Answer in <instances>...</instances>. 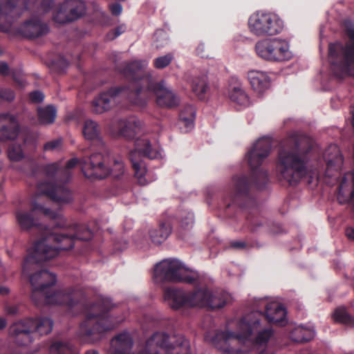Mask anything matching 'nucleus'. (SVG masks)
Returning <instances> with one entry per match:
<instances>
[{
	"mask_svg": "<svg viewBox=\"0 0 354 354\" xmlns=\"http://www.w3.org/2000/svg\"><path fill=\"white\" fill-rule=\"evenodd\" d=\"M0 97L4 100L12 101L15 99L14 91L10 88H0Z\"/></svg>",
	"mask_w": 354,
	"mask_h": 354,
	"instance_id": "43",
	"label": "nucleus"
},
{
	"mask_svg": "<svg viewBox=\"0 0 354 354\" xmlns=\"http://www.w3.org/2000/svg\"><path fill=\"white\" fill-rule=\"evenodd\" d=\"M82 132L86 140H96L104 149V144L100 138V129L95 121L92 120H85Z\"/></svg>",
	"mask_w": 354,
	"mask_h": 354,
	"instance_id": "29",
	"label": "nucleus"
},
{
	"mask_svg": "<svg viewBox=\"0 0 354 354\" xmlns=\"http://www.w3.org/2000/svg\"><path fill=\"white\" fill-rule=\"evenodd\" d=\"M249 183L245 176H234L232 178L230 189L233 192V196L230 198H225L224 203L227 207L236 203L239 198L245 195L248 191Z\"/></svg>",
	"mask_w": 354,
	"mask_h": 354,
	"instance_id": "25",
	"label": "nucleus"
},
{
	"mask_svg": "<svg viewBox=\"0 0 354 354\" xmlns=\"http://www.w3.org/2000/svg\"><path fill=\"white\" fill-rule=\"evenodd\" d=\"M155 36L157 42V48H161L167 44L168 37L167 33L164 30H158L156 32Z\"/></svg>",
	"mask_w": 354,
	"mask_h": 354,
	"instance_id": "42",
	"label": "nucleus"
},
{
	"mask_svg": "<svg viewBox=\"0 0 354 354\" xmlns=\"http://www.w3.org/2000/svg\"><path fill=\"white\" fill-rule=\"evenodd\" d=\"M127 243L125 241V242L124 243V245H123L122 248H119V249H120V250H122L125 249V248H127Z\"/></svg>",
	"mask_w": 354,
	"mask_h": 354,
	"instance_id": "58",
	"label": "nucleus"
},
{
	"mask_svg": "<svg viewBox=\"0 0 354 354\" xmlns=\"http://www.w3.org/2000/svg\"><path fill=\"white\" fill-rule=\"evenodd\" d=\"M55 0H27V8L32 10L37 15L40 17L50 12L53 8ZM20 35L28 38H35L46 34L48 32V27L41 22L38 17H32L24 21L18 28Z\"/></svg>",
	"mask_w": 354,
	"mask_h": 354,
	"instance_id": "15",
	"label": "nucleus"
},
{
	"mask_svg": "<svg viewBox=\"0 0 354 354\" xmlns=\"http://www.w3.org/2000/svg\"><path fill=\"white\" fill-rule=\"evenodd\" d=\"M44 95L39 91H35L30 93V99L35 103L41 102L44 100Z\"/></svg>",
	"mask_w": 354,
	"mask_h": 354,
	"instance_id": "45",
	"label": "nucleus"
},
{
	"mask_svg": "<svg viewBox=\"0 0 354 354\" xmlns=\"http://www.w3.org/2000/svg\"><path fill=\"white\" fill-rule=\"evenodd\" d=\"M333 319L335 322L347 325L353 326L354 319L351 317L344 307L337 308L333 313Z\"/></svg>",
	"mask_w": 354,
	"mask_h": 354,
	"instance_id": "35",
	"label": "nucleus"
},
{
	"mask_svg": "<svg viewBox=\"0 0 354 354\" xmlns=\"http://www.w3.org/2000/svg\"><path fill=\"white\" fill-rule=\"evenodd\" d=\"M12 75L15 82L22 86H24V81L21 77V72L20 71H12Z\"/></svg>",
	"mask_w": 354,
	"mask_h": 354,
	"instance_id": "48",
	"label": "nucleus"
},
{
	"mask_svg": "<svg viewBox=\"0 0 354 354\" xmlns=\"http://www.w3.org/2000/svg\"><path fill=\"white\" fill-rule=\"evenodd\" d=\"M113 125L118 134L127 139L133 138L141 129V122L134 116L118 120Z\"/></svg>",
	"mask_w": 354,
	"mask_h": 354,
	"instance_id": "24",
	"label": "nucleus"
},
{
	"mask_svg": "<svg viewBox=\"0 0 354 354\" xmlns=\"http://www.w3.org/2000/svg\"><path fill=\"white\" fill-rule=\"evenodd\" d=\"M174 58V54L169 53L153 59V66L157 69H162L168 66Z\"/></svg>",
	"mask_w": 354,
	"mask_h": 354,
	"instance_id": "38",
	"label": "nucleus"
},
{
	"mask_svg": "<svg viewBox=\"0 0 354 354\" xmlns=\"http://www.w3.org/2000/svg\"><path fill=\"white\" fill-rule=\"evenodd\" d=\"M31 177H36L37 176V171L34 169L28 174Z\"/></svg>",
	"mask_w": 354,
	"mask_h": 354,
	"instance_id": "57",
	"label": "nucleus"
},
{
	"mask_svg": "<svg viewBox=\"0 0 354 354\" xmlns=\"http://www.w3.org/2000/svg\"><path fill=\"white\" fill-rule=\"evenodd\" d=\"M8 156L11 160H20L24 157V153L21 145L12 144L8 148Z\"/></svg>",
	"mask_w": 354,
	"mask_h": 354,
	"instance_id": "40",
	"label": "nucleus"
},
{
	"mask_svg": "<svg viewBox=\"0 0 354 354\" xmlns=\"http://www.w3.org/2000/svg\"><path fill=\"white\" fill-rule=\"evenodd\" d=\"M126 30V27L124 25H121L115 28V30L109 32L107 34V39L109 40H113L121 34H122Z\"/></svg>",
	"mask_w": 354,
	"mask_h": 354,
	"instance_id": "44",
	"label": "nucleus"
},
{
	"mask_svg": "<svg viewBox=\"0 0 354 354\" xmlns=\"http://www.w3.org/2000/svg\"><path fill=\"white\" fill-rule=\"evenodd\" d=\"M37 115L39 124L48 125L54 122L57 115V110L55 106L48 105L39 108L37 109Z\"/></svg>",
	"mask_w": 354,
	"mask_h": 354,
	"instance_id": "32",
	"label": "nucleus"
},
{
	"mask_svg": "<svg viewBox=\"0 0 354 354\" xmlns=\"http://www.w3.org/2000/svg\"><path fill=\"white\" fill-rule=\"evenodd\" d=\"M247 78L252 88L259 94H263L270 89L271 78L268 73L260 70H250L247 73Z\"/></svg>",
	"mask_w": 354,
	"mask_h": 354,
	"instance_id": "23",
	"label": "nucleus"
},
{
	"mask_svg": "<svg viewBox=\"0 0 354 354\" xmlns=\"http://www.w3.org/2000/svg\"><path fill=\"white\" fill-rule=\"evenodd\" d=\"M148 66L145 60H136L125 64L123 69L124 75H130L133 78V95L142 102V104H136L144 106L147 98L151 93L156 97L157 104L162 107L173 108L180 104V97L167 86L165 81L153 82L151 77L145 70Z\"/></svg>",
	"mask_w": 354,
	"mask_h": 354,
	"instance_id": "4",
	"label": "nucleus"
},
{
	"mask_svg": "<svg viewBox=\"0 0 354 354\" xmlns=\"http://www.w3.org/2000/svg\"><path fill=\"white\" fill-rule=\"evenodd\" d=\"M5 310L8 315H15L19 311L18 306L16 305H6Z\"/></svg>",
	"mask_w": 354,
	"mask_h": 354,
	"instance_id": "49",
	"label": "nucleus"
},
{
	"mask_svg": "<svg viewBox=\"0 0 354 354\" xmlns=\"http://www.w3.org/2000/svg\"><path fill=\"white\" fill-rule=\"evenodd\" d=\"M315 335V331L313 326L304 327L296 326L290 331V337L294 342L302 343L311 340Z\"/></svg>",
	"mask_w": 354,
	"mask_h": 354,
	"instance_id": "30",
	"label": "nucleus"
},
{
	"mask_svg": "<svg viewBox=\"0 0 354 354\" xmlns=\"http://www.w3.org/2000/svg\"><path fill=\"white\" fill-rule=\"evenodd\" d=\"M29 164H30V165L31 167H34V165H33V162H30Z\"/></svg>",
	"mask_w": 354,
	"mask_h": 354,
	"instance_id": "59",
	"label": "nucleus"
},
{
	"mask_svg": "<svg viewBox=\"0 0 354 354\" xmlns=\"http://www.w3.org/2000/svg\"><path fill=\"white\" fill-rule=\"evenodd\" d=\"M32 211L39 212L53 221V225L63 229L61 233L50 232L46 230V234L37 241L33 247L28 250L23 266V274L28 276L32 286L31 298L36 304H57L67 306L68 308L75 307L85 295L82 290L75 288L61 289L50 293V288L56 283V275L47 270H41L34 274L39 263L57 256L59 250H67L74 247L75 240L89 241L93 234L91 231L84 225H74L66 228V219L59 212H53L42 205L34 202Z\"/></svg>",
	"mask_w": 354,
	"mask_h": 354,
	"instance_id": "1",
	"label": "nucleus"
},
{
	"mask_svg": "<svg viewBox=\"0 0 354 354\" xmlns=\"http://www.w3.org/2000/svg\"><path fill=\"white\" fill-rule=\"evenodd\" d=\"M203 280L201 276V283L194 285L201 286L189 292L180 289H166L164 293L165 301L172 309L179 310L183 307L220 308L231 301V295L228 292L221 291L213 293L203 286Z\"/></svg>",
	"mask_w": 354,
	"mask_h": 354,
	"instance_id": "5",
	"label": "nucleus"
},
{
	"mask_svg": "<svg viewBox=\"0 0 354 354\" xmlns=\"http://www.w3.org/2000/svg\"><path fill=\"white\" fill-rule=\"evenodd\" d=\"M85 354H100V353L97 350L91 349V350L86 351Z\"/></svg>",
	"mask_w": 354,
	"mask_h": 354,
	"instance_id": "56",
	"label": "nucleus"
},
{
	"mask_svg": "<svg viewBox=\"0 0 354 354\" xmlns=\"http://www.w3.org/2000/svg\"><path fill=\"white\" fill-rule=\"evenodd\" d=\"M195 108L192 105L185 106L180 111L178 126L182 133H188L194 127Z\"/></svg>",
	"mask_w": 354,
	"mask_h": 354,
	"instance_id": "27",
	"label": "nucleus"
},
{
	"mask_svg": "<svg viewBox=\"0 0 354 354\" xmlns=\"http://www.w3.org/2000/svg\"><path fill=\"white\" fill-rule=\"evenodd\" d=\"M62 140L58 138L46 142L44 146L45 151H54L61 149Z\"/></svg>",
	"mask_w": 354,
	"mask_h": 354,
	"instance_id": "41",
	"label": "nucleus"
},
{
	"mask_svg": "<svg viewBox=\"0 0 354 354\" xmlns=\"http://www.w3.org/2000/svg\"><path fill=\"white\" fill-rule=\"evenodd\" d=\"M50 354H80L79 351L70 343L55 342L49 348Z\"/></svg>",
	"mask_w": 354,
	"mask_h": 354,
	"instance_id": "34",
	"label": "nucleus"
},
{
	"mask_svg": "<svg viewBox=\"0 0 354 354\" xmlns=\"http://www.w3.org/2000/svg\"><path fill=\"white\" fill-rule=\"evenodd\" d=\"M194 214L189 211L184 210L180 213V226L185 229L192 227L194 224Z\"/></svg>",
	"mask_w": 354,
	"mask_h": 354,
	"instance_id": "39",
	"label": "nucleus"
},
{
	"mask_svg": "<svg viewBox=\"0 0 354 354\" xmlns=\"http://www.w3.org/2000/svg\"><path fill=\"white\" fill-rule=\"evenodd\" d=\"M133 344L130 334L122 333L111 341L112 354H131Z\"/></svg>",
	"mask_w": 354,
	"mask_h": 354,
	"instance_id": "26",
	"label": "nucleus"
},
{
	"mask_svg": "<svg viewBox=\"0 0 354 354\" xmlns=\"http://www.w3.org/2000/svg\"><path fill=\"white\" fill-rule=\"evenodd\" d=\"M0 73L3 75H8L10 73V70L7 63L0 62Z\"/></svg>",
	"mask_w": 354,
	"mask_h": 354,
	"instance_id": "50",
	"label": "nucleus"
},
{
	"mask_svg": "<svg viewBox=\"0 0 354 354\" xmlns=\"http://www.w3.org/2000/svg\"><path fill=\"white\" fill-rule=\"evenodd\" d=\"M0 142L14 140L18 136L19 125L15 115L8 113L0 114ZM3 167L0 161V170Z\"/></svg>",
	"mask_w": 354,
	"mask_h": 354,
	"instance_id": "22",
	"label": "nucleus"
},
{
	"mask_svg": "<svg viewBox=\"0 0 354 354\" xmlns=\"http://www.w3.org/2000/svg\"><path fill=\"white\" fill-rule=\"evenodd\" d=\"M53 320L49 317L28 318L14 323L9 329L13 341L19 346L32 343L36 336L49 334L53 327Z\"/></svg>",
	"mask_w": 354,
	"mask_h": 354,
	"instance_id": "11",
	"label": "nucleus"
},
{
	"mask_svg": "<svg viewBox=\"0 0 354 354\" xmlns=\"http://www.w3.org/2000/svg\"><path fill=\"white\" fill-rule=\"evenodd\" d=\"M254 50L259 57L271 62L288 61L292 57L288 41L279 37L257 41L254 45Z\"/></svg>",
	"mask_w": 354,
	"mask_h": 354,
	"instance_id": "18",
	"label": "nucleus"
},
{
	"mask_svg": "<svg viewBox=\"0 0 354 354\" xmlns=\"http://www.w3.org/2000/svg\"><path fill=\"white\" fill-rule=\"evenodd\" d=\"M313 140L306 135L294 133L281 144L278 151L277 170L279 178L290 185H297L303 178L308 183L318 178V172L309 167L308 153L312 149Z\"/></svg>",
	"mask_w": 354,
	"mask_h": 354,
	"instance_id": "3",
	"label": "nucleus"
},
{
	"mask_svg": "<svg viewBox=\"0 0 354 354\" xmlns=\"http://www.w3.org/2000/svg\"><path fill=\"white\" fill-rule=\"evenodd\" d=\"M145 354H192L189 342L172 330H157L148 338Z\"/></svg>",
	"mask_w": 354,
	"mask_h": 354,
	"instance_id": "9",
	"label": "nucleus"
},
{
	"mask_svg": "<svg viewBox=\"0 0 354 354\" xmlns=\"http://www.w3.org/2000/svg\"><path fill=\"white\" fill-rule=\"evenodd\" d=\"M248 26L252 35L265 37L280 34L284 28V22L275 12L259 10L249 17Z\"/></svg>",
	"mask_w": 354,
	"mask_h": 354,
	"instance_id": "16",
	"label": "nucleus"
},
{
	"mask_svg": "<svg viewBox=\"0 0 354 354\" xmlns=\"http://www.w3.org/2000/svg\"><path fill=\"white\" fill-rule=\"evenodd\" d=\"M6 326V320L4 318H0V329H3Z\"/></svg>",
	"mask_w": 354,
	"mask_h": 354,
	"instance_id": "55",
	"label": "nucleus"
},
{
	"mask_svg": "<svg viewBox=\"0 0 354 354\" xmlns=\"http://www.w3.org/2000/svg\"><path fill=\"white\" fill-rule=\"evenodd\" d=\"M346 235L348 237V239L351 240H354V228L348 227L346 230Z\"/></svg>",
	"mask_w": 354,
	"mask_h": 354,
	"instance_id": "53",
	"label": "nucleus"
},
{
	"mask_svg": "<svg viewBox=\"0 0 354 354\" xmlns=\"http://www.w3.org/2000/svg\"><path fill=\"white\" fill-rule=\"evenodd\" d=\"M78 162L77 158L69 160L66 166L62 167L55 162L46 165L44 169V176L53 182H39L37 184L36 194L45 195L58 204L68 203L72 201L71 192L63 183H67L71 177V169Z\"/></svg>",
	"mask_w": 354,
	"mask_h": 354,
	"instance_id": "7",
	"label": "nucleus"
},
{
	"mask_svg": "<svg viewBox=\"0 0 354 354\" xmlns=\"http://www.w3.org/2000/svg\"><path fill=\"white\" fill-rule=\"evenodd\" d=\"M17 220L21 228L28 230L35 223L30 212L17 211L16 212Z\"/></svg>",
	"mask_w": 354,
	"mask_h": 354,
	"instance_id": "36",
	"label": "nucleus"
},
{
	"mask_svg": "<svg viewBox=\"0 0 354 354\" xmlns=\"http://www.w3.org/2000/svg\"><path fill=\"white\" fill-rule=\"evenodd\" d=\"M324 159L326 162V176L332 177L342 168L344 158L339 147L335 144L330 145L324 151Z\"/></svg>",
	"mask_w": 354,
	"mask_h": 354,
	"instance_id": "21",
	"label": "nucleus"
},
{
	"mask_svg": "<svg viewBox=\"0 0 354 354\" xmlns=\"http://www.w3.org/2000/svg\"><path fill=\"white\" fill-rule=\"evenodd\" d=\"M196 53L198 55L201 57H206V54L205 53V45L204 44H199L196 48Z\"/></svg>",
	"mask_w": 354,
	"mask_h": 354,
	"instance_id": "51",
	"label": "nucleus"
},
{
	"mask_svg": "<svg viewBox=\"0 0 354 354\" xmlns=\"http://www.w3.org/2000/svg\"><path fill=\"white\" fill-rule=\"evenodd\" d=\"M109 159L108 153H95L88 159L80 160L82 171L87 178L102 179L112 174L115 178H119L124 174V162L121 158L113 160L111 170L107 165Z\"/></svg>",
	"mask_w": 354,
	"mask_h": 354,
	"instance_id": "14",
	"label": "nucleus"
},
{
	"mask_svg": "<svg viewBox=\"0 0 354 354\" xmlns=\"http://www.w3.org/2000/svg\"><path fill=\"white\" fill-rule=\"evenodd\" d=\"M109 8L111 14L115 16L120 15L122 11V6L118 3L111 4Z\"/></svg>",
	"mask_w": 354,
	"mask_h": 354,
	"instance_id": "47",
	"label": "nucleus"
},
{
	"mask_svg": "<svg viewBox=\"0 0 354 354\" xmlns=\"http://www.w3.org/2000/svg\"><path fill=\"white\" fill-rule=\"evenodd\" d=\"M153 280L155 283L160 285L165 282L194 284L201 283V275L196 271H189L179 259L168 258L156 264Z\"/></svg>",
	"mask_w": 354,
	"mask_h": 354,
	"instance_id": "10",
	"label": "nucleus"
},
{
	"mask_svg": "<svg viewBox=\"0 0 354 354\" xmlns=\"http://www.w3.org/2000/svg\"><path fill=\"white\" fill-rule=\"evenodd\" d=\"M248 222L251 225L252 231H257L261 227H263L265 225L264 222L259 221L258 219L253 220L248 218Z\"/></svg>",
	"mask_w": 354,
	"mask_h": 354,
	"instance_id": "46",
	"label": "nucleus"
},
{
	"mask_svg": "<svg viewBox=\"0 0 354 354\" xmlns=\"http://www.w3.org/2000/svg\"><path fill=\"white\" fill-rule=\"evenodd\" d=\"M171 230V224L169 221L160 222L158 229L149 232L151 241L156 245L161 244L169 237Z\"/></svg>",
	"mask_w": 354,
	"mask_h": 354,
	"instance_id": "28",
	"label": "nucleus"
},
{
	"mask_svg": "<svg viewBox=\"0 0 354 354\" xmlns=\"http://www.w3.org/2000/svg\"><path fill=\"white\" fill-rule=\"evenodd\" d=\"M86 10L85 3L82 0H66L53 13V19L59 24L69 23L82 17Z\"/></svg>",
	"mask_w": 354,
	"mask_h": 354,
	"instance_id": "20",
	"label": "nucleus"
},
{
	"mask_svg": "<svg viewBox=\"0 0 354 354\" xmlns=\"http://www.w3.org/2000/svg\"><path fill=\"white\" fill-rule=\"evenodd\" d=\"M192 91L201 100L204 99L205 93L208 88L207 83V76L205 75L195 77L192 79Z\"/></svg>",
	"mask_w": 354,
	"mask_h": 354,
	"instance_id": "33",
	"label": "nucleus"
},
{
	"mask_svg": "<svg viewBox=\"0 0 354 354\" xmlns=\"http://www.w3.org/2000/svg\"><path fill=\"white\" fill-rule=\"evenodd\" d=\"M131 79V86L129 88L124 87H114L111 88L106 91L100 93L96 96L91 102L92 111L97 114H102L104 112L109 111L116 104H118L121 99L127 98L131 103L142 104L133 95L135 88H133V78L132 76L126 75Z\"/></svg>",
	"mask_w": 354,
	"mask_h": 354,
	"instance_id": "17",
	"label": "nucleus"
},
{
	"mask_svg": "<svg viewBox=\"0 0 354 354\" xmlns=\"http://www.w3.org/2000/svg\"><path fill=\"white\" fill-rule=\"evenodd\" d=\"M344 28L349 40L345 44L337 41L328 46L330 71L339 80L354 77V25L346 21Z\"/></svg>",
	"mask_w": 354,
	"mask_h": 354,
	"instance_id": "8",
	"label": "nucleus"
},
{
	"mask_svg": "<svg viewBox=\"0 0 354 354\" xmlns=\"http://www.w3.org/2000/svg\"><path fill=\"white\" fill-rule=\"evenodd\" d=\"M111 308V300L101 296L95 303L86 308V317L78 332L81 341L94 343L100 339L103 333L113 329L124 319L109 315L108 313Z\"/></svg>",
	"mask_w": 354,
	"mask_h": 354,
	"instance_id": "6",
	"label": "nucleus"
},
{
	"mask_svg": "<svg viewBox=\"0 0 354 354\" xmlns=\"http://www.w3.org/2000/svg\"><path fill=\"white\" fill-rule=\"evenodd\" d=\"M231 246L236 249H242L245 247V243L243 241H233Z\"/></svg>",
	"mask_w": 354,
	"mask_h": 354,
	"instance_id": "52",
	"label": "nucleus"
},
{
	"mask_svg": "<svg viewBox=\"0 0 354 354\" xmlns=\"http://www.w3.org/2000/svg\"><path fill=\"white\" fill-rule=\"evenodd\" d=\"M10 290L8 288L4 286H0V295H6L9 293Z\"/></svg>",
	"mask_w": 354,
	"mask_h": 354,
	"instance_id": "54",
	"label": "nucleus"
},
{
	"mask_svg": "<svg viewBox=\"0 0 354 354\" xmlns=\"http://www.w3.org/2000/svg\"><path fill=\"white\" fill-rule=\"evenodd\" d=\"M162 150L159 146H152L147 138H139L136 140L135 149L130 152L129 159L139 184L145 185L155 179L151 178L150 173L147 171L146 165L140 157L158 159L162 158Z\"/></svg>",
	"mask_w": 354,
	"mask_h": 354,
	"instance_id": "12",
	"label": "nucleus"
},
{
	"mask_svg": "<svg viewBox=\"0 0 354 354\" xmlns=\"http://www.w3.org/2000/svg\"><path fill=\"white\" fill-rule=\"evenodd\" d=\"M95 10L100 11V9L98 8V6L97 8H95Z\"/></svg>",
	"mask_w": 354,
	"mask_h": 354,
	"instance_id": "60",
	"label": "nucleus"
},
{
	"mask_svg": "<svg viewBox=\"0 0 354 354\" xmlns=\"http://www.w3.org/2000/svg\"><path fill=\"white\" fill-rule=\"evenodd\" d=\"M27 0H0V31L8 32L14 21L27 8Z\"/></svg>",
	"mask_w": 354,
	"mask_h": 354,
	"instance_id": "19",
	"label": "nucleus"
},
{
	"mask_svg": "<svg viewBox=\"0 0 354 354\" xmlns=\"http://www.w3.org/2000/svg\"><path fill=\"white\" fill-rule=\"evenodd\" d=\"M254 308L257 309L241 319L229 322L225 330L206 333L205 341L227 354L241 352L242 345L249 348L266 345L273 331L271 328L261 326V320L264 317L261 310L265 308V317L268 322L279 325L286 322L287 312L279 303L268 302L266 299H256Z\"/></svg>",
	"mask_w": 354,
	"mask_h": 354,
	"instance_id": "2",
	"label": "nucleus"
},
{
	"mask_svg": "<svg viewBox=\"0 0 354 354\" xmlns=\"http://www.w3.org/2000/svg\"><path fill=\"white\" fill-rule=\"evenodd\" d=\"M143 330H148L150 328H163L165 326L164 322L151 315H145L141 323Z\"/></svg>",
	"mask_w": 354,
	"mask_h": 354,
	"instance_id": "37",
	"label": "nucleus"
},
{
	"mask_svg": "<svg viewBox=\"0 0 354 354\" xmlns=\"http://www.w3.org/2000/svg\"><path fill=\"white\" fill-rule=\"evenodd\" d=\"M271 149V139L263 137L259 139L245 155L252 172V180L258 189L263 188L268 181V172L261 168V166L269 156Z\"/></svg>",
	"mask_w": 354,
	"mask_h": 354,
	"instance_id": "13",
	"label": "nucleus"
},
{
	"mask_svg": "<svg viewBox=\"0 0 354 354\" xmlns=\"http://www.w3.org/2000/svg\"><path fill=\"white\" fill-rule=\"evenodd\" d=\"M229 97L232 102L241 106H245L249 104L248 96L240 84L234 86L230 89Z\"/></svg>",
	"mask_w": 354,
	"mask_h": 354,
	"instance_id": "31",
	"label": "nucleus"
}]
</instances>
